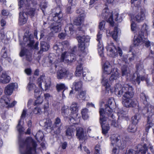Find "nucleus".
<instances>
[{"label":"nucleus","instance_id":"2","mask_svg":"<svg viewBox=\"0 0 154 154\" xmlns=\"http://www.w3.org/2000/svg\"><path fill=\"white\" fill-rule=\"evenodd\" d=\"M104 71L102 75L101 83L102 85L105 87L106 90L109 91L110 89V86L107 78V75L112 73L109 79L110 81H112L117 79L119 77V73L117 68H111V66L108 62H106L104 64Z\"/></svg>","mask_w":154,"mask_h":154},{"label":"nucleus","instance_id":"9","mask_svg":"<svg viewBox=\"0 0 154 154\" xmlns=\"http://www.w3.org/2000/svg\"><path fill=\"white\" fill-rule=\"evenodd\" d=\"M52 14L53 20L54 21L57 20L62 21L63 20V14L60 7H57L53 9L52 10Z\"/></svg>","mask_w":154,"mask_h":154},{"label":"nucleus","instance_id":"54","mask_svg":"<svg viewBox=\"0 0 154 154\" xmlns=\"http://www.w3.org/2000/svg\"><path fill=\"white\" fill-rule=\"evenodd\" d=\"M100 145H97L95 147V152L94 154H100Z\"/></svg>","mask_w":154,"mask_h":154},{"label":"nucleus","instance_id":"58","mask_svg":"<svg viewBox=\"0 0 154 154\" xmlns=\"http://www.w3.org/2000/svg\"><path fill=\"white\" fill-rule=\"evenodd\" d=\"M105 22L104 21H103L100 22L99 25V28L101 30L103 29L104 27Z\"/></svg>","mask_w":154,"mask_h":154},{"label":"nucleus","instance_id":"4","mask_svg":"<svg viewBox=\"0 0 154 154\" xmlns=\"http://www.w3.org/2000/svg\"><path fill=\"white\" fill-rule=\"evenodd\" d=\"M18 5L20 9L23 8V12L27 16V14L31 17H33L35 15V9L33 8L29 9V2L31 0H18Z\"/></svg>","mask_w":154,"mask_h":154},{"label":"nucleus","instance_id":"37","mask_svg":"<svg viewBox=\"0 0 154 154\" xmlns=\"http://www.w3.org/2000/svg\"><path fill=\"white\" fill-rule=\"evenodd\" d=\"M61 114L64 117L67 118L69 113V110L68 108H66L64 106L62 107L61 109Z\"/></svg>","mask_w":154,"mask_h":154},{"label":"nucleus","instance_id":"17","mask_svg":"<svg viewBox=\"0 0 154 154\" xmlns=\"http://www.w3.org/2000/svg\"><path fill=\"white\" fill-rule=\"evenodd\" d=\"M18 88L17 83H11L8 84L5 87V93L6 95H10L13 93V91Z\"/></svg>","mask_w":154,"mask_h":154},{"label":"nucleus","instance_id":"12","mask_svg":"<svg viewBox=\"0 0 154 154\" xmlns=\"http://www.w3.org/2000/svg\"><path fill=\"white\" fill-rule=\"evenodd\" d=\"M77 38L79 42V47L82 51H84L85 49V42H88L90 41V38L88 36H78Z\"/></svg>","mask_w":154,"mask_h":154},{"label":"nucleus","instance_id":"34","mask_svg":"<svg viewBox=\"0 0 154 154\" xmlns=\"http://www.w3.org/2000/svg\"><path fill=\"white\" fill-rule=\"evenodd\" d=\"M56 88L58 92L64 90L62 92V95L63 97L64 96V92L66 88L64 84L63 83L57 84L56 85Z\"/></svg>","mask_w":154,"mask_h":154},{"label":"nucleus","instance_id":"38","mask_svg":"<svg viewBox=\"0 0 154 154\" xmlns=\"http://www.w3.org/2000/svg\"><path fill=\"white\" fill-rule=\"evenodd\" d=\"M136 125L132 123L130 124L127 128L128 131L133 133L135 132L137 129Z\"/></svg>","mask_w":154,"mask_h":154},{"label":"nucleus","instance_id":"26","mask_svg":"<svg viewBox=\"0 0 154 154\" xmlns=\"http://www.w3.org/2000/svg\"><path fill=\"white\" fill-rule=\"evenodd\" d=\"M23 39L24 41L26 42L27 43V44L30 46H32L34 43L32 35L30 34L28 37L24 36Z\"/></svg>","mask_w":154,"mask_h":154},{"label":"nucleus","instance_id":"59","mask_svg":"<svg viewBox=\"0 0 154 154\" xmlns=\"http://www.w3.org/2000/svg\"><path fill=\"white\" fill-rule=\"evenodd\" d=\"M144 43L145 46L148 47L150 45V42L146 38H143V43Z\"/></svg>","mask_w":154,"mask_h":154},{"label":"nucleus","instance_id":"6","mask_svg":"<svg viewBox=\"0 0 154 154\" xmlns=\"http://www.w3.org/2000/svg\"><path fill=\"white\" fill-rule=\"evenodd\" d=\"M107 119H106L105 116L100 113V124L102 129V133L103 134L106 135L107 133L110 129L108 122H107Z\"/></svg>","mask_w":154,"mask_h":154},{"label":"nucleus","instance_id":"64","mask_svg":"<svg viewBox=\"0 0 154 154\" xmlns=\"http://www.w3.org/2000/svg\"><path fill=\"white\" fill-rule=\"evenodd\" d=\"M25 72L27 75H30L32 72V70L30 68H27L25 70Z\"/></svg>","mask_w":154,"mask_h":154},{"label":"nucleus","instance_id":"56","mask_svg":"<svg viewBox=\"0 0 154 154\" xmlns=\"http://www.w3.org/2000/svg\"><path fill=\"white\" fill-rule=\"evenodd\" d=\"M35 96V97H40V92L39 89L36 88L34 90Z\"/></svg>","mask_w":154,"mask_h":154},{"label":"nucleus","instance_id":"24","mask_svg":"<svg viewBox=\"0 0 154 154\" xmlns=\"http://www.w3.org/2000/svg\"><path fill=\"white\" fill-rule=\"evenodd\" d=\"M136 147L137 149V151L140 152L141 154H145L148 150V147L145 144L143 145L138 144Z\"/></svg>","mask_w":154,"mask_h":154},{"label":"nucleus","instance_id":"42","mask_svg":"<svg viewBox=\"0 0 154 154\" xmlns=\"http://www.w3.org/2000/svg\"><path fill=\"white\" fill-rule=\"evenodd\" d=\"M7 51V49L5 47H4L2 48L1 52V54L2 57L5 58L7 57L8 55Z\"/></svg>","mask_w":154,"mask_h":154},{"label":"nucleus","instance_id":"62","mask_svg":"<svg viewBox=\"0 0 154 154\" xmlns=\"http://www.w3.org/2000/svg\"><path fill=\"white\" fill-rule=\"evenodd\" d=\"M26 110L24 109L23 110L22 115L21 116V119H23L25 118L26 114Z\"/></svg>","mask_w":154,"mask_h":154},{"label":"nucleus","instance_id":"57","mask_svg":"<svg viewBox=\"0 0 154 154\" xmlns=\"http://www.w3.org/2000/svg\"><path fill=\"white\" fill-rule=\"evenodd\" d=\"M33 112L35 114H40L41 112V109L39 107H35L34 109Z\"/></svg>","mask_w":154,"mask_h":154},{"label":"nucleus","instance_id":"3","mask_svg":"<svg viewBox=\"0 0 154 154\" xmlns=\"http://www.w3.org/2000/svg\"><path fill=\"white\" fill-rule=\"evenodd\" d=\"M20 150L26 147L25 151L21 152V154H35L37 144L36 142L31 137H29L25 140L22 139L21 137L19 138Z\"/></svg>","mask_w":154,"mask_h":154},{"label":"nucleus","instance_id":"45","mask_svg":"<svg viewBox=\"0 0 154 154\" xmlns=\"http://www.w3.org/2000/svg\"><path fill=\"white\" fill-rule=\"evenodd\" d=\"M45 126L47 128L49 127L51 128L52 125V122L50 119H47L44 122Z\"/></svg>","mask_w":154,"mask_h":154},{"label":"nucleus","instance_id":"55","mask_svg":"<svg viewBox=\"0 0 154 154\" xmlns=\"http://www.w3.org/2000/svg\"><path fill=\"white\" fill-rule=\"evenodd\" d=\"M51 82L50 80H47L45 81V90H47L50 87Z\"/></svg>","mask_w":154,"mask_h":154},{"label":"nucleus","instance_id":"11","mask_svg":"<svg viewBox=\"0 0 154 154\" xmlns=\"http://www.w3.org/2000/svg\"><path fill=\"white\" fill-rule=\"evenodd\" d=\"M79 107V105L77 103L73 102L72 104L70 107L71 113L69 115L72 119L69 118L70 121H71L72 120H74L75 116H78V114L76 112L78 111Z\"/></svg>","mask_w":154,"mask_h":154},{"label":"nucleus","instance_id":"8","mask_svg":"<svg viewBox=\"0 0 154 154\" xmlns=\"http://www.w3.org/2000/svg\"><path fill=\"white\" fill-rule=\"evenodd\" d=\"M106 48L108 53L112 57L116 56L118 52L120 56H122V51L119 47L116 48L112 44L107 45Z\"/></svg>","mask_w":154,"mask_h":154},{"label":"nucleus","instance_id":"52","mask_svg":"<svg viewBox=\"0 0 154 154\" xmlns=\"http://www.w3.org/2000/svg\"><path fill=\"white\" fill-rule=\"evenodd\" d=\"M43 100L42 98L41 97H38V98H37L35 102V105L38 104L39 105L41 104L42 103Z\"/></svg>","mask_w":154,"mask_h":154},{"label":"nucleus","instance_id":"31","mask_svg":"<svg viewBox=\"0 0 154 154\" xmlns=\"http://www.w3.org/2000/svg\"><path fill=\"white\" fill-rule=\"evenodd\" d=\"M75 129V127L73 125L69 126L66 131V134L67 136H71Z\"/></svg>","mask_w":154,"mask_h":154},{"label":"nucleus","instance_id":"44","mask_svg":"<svg viewBox=\"0 0 154 154\" xmlns=\"http://www.w3.org/2000/svg\"><path fill=\"white\" fill-rule=\"evenodd\" d=\"M145 79V77L144 76H140L138 74H137V77L135 79V81L137 82L138 85L140 83V80L143 81Z\"/></svg>","mask_w":154,"mask_h":154},{"label":"nucleus","instance_id":"47","mask_svg":"<svg viewBox=\"0 0 154 154\" xmlns=\"http://www.w3.org/2000/svg\"><path fill=\"white\" fill-rule=\"evenodd\" d=\"M48 60H49V62L50 63H51L52 67H54L55 69H56L57 67V66L54 63V59L52 58L51 55H49L48 57Z\"/></svg>","mask_w":154,"mask_h":154},{"label":"nucleus","instance_id":"39","mask_svg":"<svg viewBox=\"0 0 154 154\" xmlns=\"http://www.w3.org/2000/svg\"><path fill=\"white\" fill-rule=\"evenodd\" d=\"M118 28L117 27L115 26L113 32H112V36L113 38L116 40L117 38V30Z\"/></svg>","mask_w":154,"mask_h":154},{"label":"nucleus","instance_id":"36","mask_svg":"<svg viewBox=\"0 0 154 154\" xmlns=\"http://www.w3.org/2000/svg\"><path fill=\"white\" fill-rule=\"evenodd\" d=\"M84 18L78 16L76 17L74 20V24L79 26L80 25L83 21Z\"/></svg>","mask_w":154,"mask_h":154},{"label":"nucleus","instance_id":"18","mask_svg":"<svg viewBox=\"0 0 154 154\" xmlns=\"http://www.w3.org/2000/svg\"><path fill=\"white\" fill-rule=\"evenodd\" d=\"M21 57L25 56L26 60L29 62H31L32 59L31 54L29 51L25 48H22L19 54Z\"/></svg>","mask_w":154,"mask_h":154},{"label":"nucleus","instance_id":"63","mask_svg":"<svg viewBox=\"0 0 154 154\" xmlns=\"http://www.w3.org/2000/svg\"><path fill=\"white\" fill-rule=\"evenodd\" d=\"M44 109L45 112H47L49 110V104L48 102L45 103L44 106Z\"/></svg>","mask_w":154,"mask_h":154},{"label":"nucleus","instance_id":"40","mask_svg":"<svg viewBox=\"0 0 154 154\" xmlns=\"http://www.w3.org/2000/svg\"><path fill=\"white\" fill-rule=\"evenodd\" d=\"M44 134L41 131H39L36 134L35 136V137L36 140L39 139L42 141L43 138Z\"/></svg>","mask_w":154,"mask_h":154},{"label":"nucleus","instance_id":"28","mask_svg":"<svg viewBox=\"0 0 154 154\" xmlns=\"http://www.w3.org/2000/svg\"><path fill=\"white\" fill-rule=\"evenodd\" d=\"M143 38L142 37L138 36L136 38L134 37L133 45L134 46L137 47L141 45L143 43Z\"/></svg>","mask_w":154,"mask_h":154},{"label":"nucleus","instance_id":"5","mask_svg":"<svg viewBox=\"0 0 154 154\" xmlns=\"http://www.w3.org/2000/svg\"><path fill=\"white\" fill-rule=\"evenodd\" d=\"M76 49V47H74L71 49V52L65 51L62 53L61 57V61L64 62L65 61L69 63L75 61L76 59L75 53Z\"/></svg>","mask_w":154,"mask_h":154},{"label":"nucleus","instance_id":"10","mask_svg":"<svg viewBox=\"0 0 154 154\" xmlns=\"http://www.w3.org/2000/svg\"><path fill=\"white\" fill-rule=\"evenodd\" d=\"M66 75L69 79H71L73 76L72 72H69L64 68H61L57 72V77L58 79H62Z\"/></svg>","mask_w":154,"mask_h":154},{"label":"nucleus","instance_id":"51","mask_svg":"<svg viewBox=\"0 0 154 154\" xmlns=\"http://www.w3.org/2000/svg\"><path fill=\"white\" fill-rule=\"evenodd\" d=\"M35 88V85L34 84L32 83H30V82L28 83L27 88L29 91H32Z\"/></svg>","mask_w":154,"mask_h":154},{"label":"nucleus","instance_id":"50","mask_svg":"<svg viewBox=\"0 0 154 154\" xmlns=\"http://www.w3.org/2000/svg\"><path fill=\"white\" fill-rule=\"evenodd\" d=\"M141 0H131V3L134 4L135 7H138L140 4Z\"/></svg>","mask_w":154,"mask_h":154},{"label":"nucleus","instance_id":"25","mask_svg":"<svg viewBox=\"0 0 154 154\" xmlns=\"http://www.w3.org/2000/svg\"><path fill=\"white\" fill-rule=\"evenodd\" d=\"M10 79V77L5 72H2L0 77V82L3 84H7L9 82Z\"/></svg>","mask_w":154,"mask_h":154},{"label":"nucleus","instance_id":"30","mask_svg":"<svg viewBox=\"0 0 154 154\" xmlns=\"http://www.w3.org/2000/svg\"><path fill=\"white\" fill-rule=\"evenodd\" d=\"M78 91V94L76 96V98L79 100H85L86 97V91L81 90Z\"/></svg>","mask_w":154,"mask_h":154},{"label":"nucleus","instance_id":"20","mask_svg":"<svg viewBox=\"0 0 154 154\" xmlns=\"http://www.w3.org/2000/svg\"><path fill=\"white\" fill-rule=\"evenodd\" d=\"M76 136L79 140H82L85 139L86 135L83 129L81 127H77L76 129Z\"/></svg>","mask_w":154,"mask_h":154},{"label":"nucleus","instance_id":"23","mask_svg":"<svg viewBox=\"0 0 154 154\" xmlns=\"http://www.w3.org/2000/svg\"><path fill=\"white\" fill-rule=\"evenodd\" d=\"M68 44L67 42H64L62 44L60 43H57L55 44L53 47L54 49L57 51L58 53L62 52L63 51V45Z\"/></svg>","mask_w":154,"mask_h":154},{"label":"nucleus","instance_id":"7","mask_svg":"<svg viewBox=\"0 0 154 154\" xmlns=\"http://www.w3.org/2000/svg\"><path fill=\"white\" fill-rule=\"evenodd\" d=\"M62 126L63 124L61 122L60 119L59 118L57 117L51 128L55 134H59L63 128Z\"/></svg>","mask_w":154,"mask_h":154},{"label":"nucleus","instance_id":"22","mask_svg":"<svg viewBox=\"0 0 154 154\" xmlns=\"http://www.w3.org/2000/svg\"><path fill=\"white\" fill-rule=\"evenodd\" d=\"M110 138L111 145L113 146H117V144L118 143L120 140V137L117 134H113L111 135Z\"/></svg>","mask_w":154,"mask_h":154},{"label":"nucleus","instance_id":"19","mask_svg":"<svg viewBox=\"0 0 154 154\" xmlns=\"http://www.w3.org/2000/svg\"><path fill=\"white\" fill-rule=\"evenodd\" d=\"M102 37V34L99 32L97 35V40L98 42L97 45L98 51L101 56L103 54V47L101 40Z\"/></svg>","mask_w":154,"mask_h":154},{"label":"nucleus","instance_id":"53","mask_svg":"<svg viewBox=\"0 0 154 154\" xmlns=\"http://www.w3.org/2000/svg\"><path fill=\"white\" fill-rule=\"evenodd\" d=\"M82 74L83 77H85V74H84V73L82 72V71H79V70L78 69L76 70L75 72V74L76 76H81Z\"/></svg>","mask_w":154,"mask_h":154},{"label":"nucleus","instance_id":"32","mask_svg":"<svg viewBox=\"0 0 154 154\" xmlns=\"http://www.w3.org/2000/svg\"><path fill=\"white\" fill-rule=\"evenodd\" d=\"M140 98L141 101L143 103V104L141 106L146 105L148 103L147 99H148V96H146L143 93H142L140 94Z\"/></svg>","mask_w":154,"mask_h":154},{"label":"nucleus","instance_id":"48","mask_svg":"<svg viewBox=\"0 0 154 154\" xmlns=\"http://www.w3.org/2000/svg\"><path fill=\"white\" fill-rule=\"evenodd\" d=\"M138 119L137 115H135L131 118V123L136 125L138 122Z\"/></svg>","mask_w":154,"mask_h":154},{"label":"nucleus","instance_id":"13","mask_svg":"<svg viewBox=\"0 0 154 154\" xmlns=\"http://www.w3.org/2000/svg\"><path fill=\"white\" fill-rule=\"evenodd\" d=\"M102 16L105 19H107L109 17L107 22H109L110 25L112 26H114V22L113 21L112 14L109 12V9L106 8L103 11Z\"/></svg>","mask_w":154,"mask_h":154},{"label":"nucleus","instance_id":"41","mask_svg":"<svg viewBox=\"0 0 154 154\" xmlns=\"http://www.w3.org/2000/svg\"><path fill=\"white\" fill-rule=\"evenodd\" d=\"M147 26H146V24L143 25L142 26V29H141L142 30H141L139 32V34L138 36H140V37H142L143 38H143V33L144 32H143V31H145V32L147 30Z\"/></svg>","mask_w":154,"mask_h":154},{"label":"nucleus","instance_id":"43","mask_svg":"<svg viewBox=\"0 0 154 154\" xmlns=\"http://www.w3.org/2000/svg\"><path fill=\"white\" fill-rule=\"evenodd\" d=\"M76 12L78 14H79L78 16L84 18L85 14H84V11L81 8L78 9L76 11Z\"/></svg>","mask_w":154,"mask_h":154},{"label":"nucleus","instance_id":"15","mask_svg":"<svg viewBox=\"0 0 154 154\" xmlns=\"http://www.w3.org/2000/svg\"><path fill=\"white\" fill-rule=\"evenodd\" d=\"M114 108L113 106H106L105 110L103 109H100L99 111L100 117V113H101L105 116L106 119H107L110 116L111 117L112 116V114H111L112 109Z\"/></svg>","mask_w":154,"mask_h":154},{"label":"nucleus","instance_id":"33","mask_svg":"<svg viewBox=\"0 0 154 154\" xmlns=\"http://www.w3.org/2000/svg\"><path fill=\"white\" fill-rule=\"evenodd\" d=\"M121 71L122 76L128 75L129 74V68L127 65H123L122 66Z\"/></svg>","mask_w":154,"mask_h":154},{"label":"nucleus","instance_id":"60","mask_svg":"<svg viewBox=\"0 0 154 154\" xmlns=\"http://www.w3.org/2000/svg\"><path fill=\"white\" fill-rule=\"evenodd\" d=\"M136 152L133 149H130L126 151V154H136Z\"/></svg>","mask_w":154,"mask_h":154},{"label":"nucleus","instance_id":"14","mask_svg":"<svg viewBox=\"0 0 154 154\" xmlns=\"http://www.w3.org/2000/svg\"><path fill=\"white\" fill-rule=\"evenodd\" d=\"M62 24V22L61 21H54V23H53L50 26L51 32L52 33H56L60 31Z\"/></svg>","mask_w":154,"mask_h":154},{"label":"nucleus","instance_id":"21","mask_svg":"<svg viewBox=\"0 0 154 154\" xmlns=\"http://www.w3.org/2000/svg\"><path fill=\"white\" fill-rule=\"evenodd\" d=\"M145 11L144 10L141 9L140 12L135 16L134 18L135 20L138 22L143 21L145 19Z\"/></svg>","mask_w":154,"mask_h":154},{"label":"nucleus","instance_id":"1","mask_svg":"<svg viewBox=\"0 0 154 154\" xmlns=\"http://www.w3.org/2000/svg\"><path fill=\"white\" fill-rule=\"evenodd\" d=\"M114 92L119 97L122 95V102L124 106L127 108L136 107V113L146 114L148 116L147 124L146 125V131L148 132L149 129L153 126L151 119L150 118L154 114V107L149 103L146 105L139 106L137 101L132 99L134 96V89L132 87L128 85H125L124 87L119 84L115 87Z\"/></svg>","mask_w":154,"mask_h":154},{"label":"nucleus","instance_id":"27","mask_svg":"<svg viewBox=\"0 0 154 154\" xmlns=\"http://www.w3.org/2000/svg\"><path fill=\"white\" fill-rule=\"evenodd\" d=\"M23 11L19 13V23L20 25H22L25 24L27 20L26 17Z\"/></svg>","mask_w":154,"mask_h":154},{"label":"nucleus","instance_id":"49","mask_svg":"<svg viewBox=\"0 0 154 154\" xmlns=\"http://www.w3.org/2000/svg\"><path fill=\"white\" fill-rule=\"evenodd\" d=\"M44 77L43 76H41L38 79V86L41 88H42V83H43L44 82Z\"/></svg>","mask_w":154,"mask_h":154},{"label":"nucleus","instance_id":"29","mask_svg":"<svg viewBox=\"0 0 154 154\" xmlns=\"http://www.w3.org/2000/svg\"><path fill=\"white\" fill-rule=\"evenodd\" d=\"M73 86L76 91H81L82 88V82L81 81H75L73 83Z\"/></svg>","mask_w":154,"mask_h":154},{"label":"nucleus","instance_id":"46","mask_svg":"<svg viewBox=\"0 0 154 154\" xmlns=\"http://www.w3.org/2000/svg\"><path fill=\"white\" fill-rule=\"evenodd\" d=\"M117 146L121 149H123L125 146V142L122 141V142H120L119 141L117 144Z\"/></svg>","mask_w":154,"mask_h":154},{"label":"nucleus","instance_id":"61","mask_svg":"<svg viewBox=\"0 0 154 154\" xmlns=\"http://www.w3.org/2000/svg\"><path fill=\"white\" fill-rule=\"evenodd\" d=\"M68 3L72 6H75L76 4V0H68Z\"/></svg>","mask_w":154,"mask_h":154},{"label":"nucleus","instance_id":"16","mask_svg":"<svg viewBox=\"0 0 154 154\" xmlns=\"http://www.w3.org/2000/svg\"><path fill=\"white\" fill-rule=\"evenodd\" d=\"M11 99L8 97L6 95H4L2 97L0 100V102L1 103H5L7 105L8 108L12 107L16 104L17 102L14 101L11 103H10Z\"/></svg>","mask_w":154,"mask_h":154},{"label":"nucleus","instance_id":"35","mask_svg":"<svg viewBox=\"0 0 154 154\" xmlns=\"http://www.w3.org/2000/svg\"><path fill=\"white\" fill-rule=\"evenodd\" d=\"M41 50L43 51H46L48 50L50 46L47 43L44 42H42L40 43Z\"/></svg>","mask_w":154,"mask_h":154}]
</instances>
